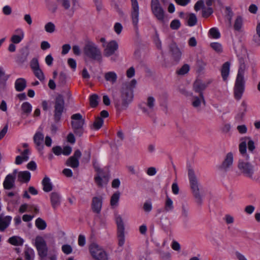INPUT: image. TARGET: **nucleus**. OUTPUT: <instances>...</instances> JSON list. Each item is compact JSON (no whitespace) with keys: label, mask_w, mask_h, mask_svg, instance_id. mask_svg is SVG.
Instances as JSON below:
<instances>
[{"label":"nucleus","mask_w":260,"mask_h":260,"mask_svg":"<svg viewBox=\"0 0 260 260\" xmlns=\"http://www.w3.org/2000/svg\"><path fill=\"white\" fill-rule=\"evenodd\" d=\"M246 70L247 67L244 59L242 58H240L238 73L233 88L234 98L238 101L242 99L245 91V80L244 75Z\"/></svg>","instance_id":"f257e3e1"},{"label":"nucleus","mask_w":260,"mask_h":260,"mask_svg":"<svg viewBox=\"0 0 260 260\" xmlns=\"http://www.w3.org/2000/svg\"><path fill=\"white\" fill-rule=\"evenodd\" d=\"M137 84V81L133 79L122 88L121 100L115 102V107L117 110L121 111L126 109L133 99V89Z\"/></svg>","instance_id":"f03ea898"},{"label":"nucleus","mask_w":260,"mask_h":260,"mask_svg":"<svg viewBox=\"0 0 260 260\" xmlns=\"http://www.w3.org/2000/svg\"><path fill=\"white\" fill-rule=\"evenodd\" d=\"M188 177L189 185L198 205L201 206L203 202V197L200 192L199 183L195 174L194 170L192 168L188 169Z\"/></svg>","instance_id":"7ed1b4c3"},{"label":"nucleus","mask_w":260,"mask_h":260,"mask_svg":"<svg viewBox=\"0 0 260 260\" xmlns=\"http://www.w3.org/2000/svg\"><path fill=\"white\" fill-rule=\"evenodd\" d=\"M83 52L89 58L97 61L102 60L101 51L98 46L93 42L88 41L86 43L83 48Z\"/></svg>","instance_id":"20e7f679"},{"label":"nucleus","mask_w":260,"mask_h":260,"mask_svg":"<svg viewBox=\"0 0 260 260\" xmlns=\"http://www.w3.org/2000/svg\"><path fill=\"white\" fill-rule=\"evenodd\" d=\"M89 250L90 253L95 260H108V255L104 248L95 243H91Z\"/></svg>","instance_id":"39448f33"},{"label":"nucleus","mask_w":260,"mask_h":260,"mask_svg":"<svg viewBox=\"0 0 260 260\" xmlns=\"http://www.w3.org/2000/svg\"><path fill=\"white\" fill-rule=\"evenodd\" d=\"M71 122L72 126L74 129L75 134L79 137H81L84 132L83 125L85 123V120L80 113H76L72 115Z\"/></svg>","instance_id":"423d86ee"},{"label":"nucleus","mask_w":260,"mask_h":260,"mask_svg":"<svg viewBox=\"0 0 260 260\" xmlns=\"http://www.w3.org/2000/svg\"><path fill=\"white\" fill-rule=\"evenodd\" d=\"M238 168L244 176L253 179L254 173V166L248 160L240 159L238 163Z\"/></svg>","instance_id":"0eeeda50"},{"label":"nucleus","mask_w":260,"mask_h":260,"mask_svg":"<svg viewBox=\"0 0 260 260\" xmlns=\"http://www.w3.org/2000/svg\"><path fill=\"white\" fill-rule=\"evenodd\" d=\"M64 109V101L62 95H58L54 102V119L55 122L59 121Z\"/></svg>","instance_id":"6e6552de"},{"label":"nucleus","mask_w":260,"mask_h":260,"mask_svg":"<svg viewBox=\"0 0 260 260\" xmlns=\"http://www.w3.org/2000/svg\"><path fill=\"white\" fill-rule=\"evenodd\" d=\"M96 175L94 177V181L99 187H103L107 184L109 180V175L104 170L97 166H94Z\"/></svg>","instance_id":"1a4fd4ad"},{"label":"nucleus","mask_w":260,"mask_h":260,"mask_svg":"<svg viewBox=\"0 0 260 260\" xmlns=\"http://www.w3.org/2000/svg\"><path fill=\"white\" fill-rule=\"evenodd\" d=\"M117 226V239L119 246L122 247L125 243L124 225L121 216L119 215L116 217Z\"/></svg>","instance_id":"9d476101"},{"label":"nucleus","mask_w":260,"mask_h":260,"mask_svg":"<svg viewBox=\"0 0 260 260\" xmlns=\"http://www.w3.org/2000/svg\"><path fill=\"white\" fill-rule=\"evenodd\" d=\"M35 246L39 255L43 258L47 256L48 248L44 239L41 237H37L35 239Z\"/></svg>","instance_id":"9b49d317"},{"label":"nucleus","mask_w":260,"mask_h":260,"mask_svg":"<svg viewBox=\"0 0 260 260\" xmlns=\"http://www.w3.org/2000/svg\"><path fill=\"white\" fill-rule=\"evenodd\" d=\"M151 9L157 19L161 21L164 19V11L161 7L158 0H151Z\"/></svg>","instance_id":"f8f14e48"},{"label":"nucleus","mask_w":260,"mask_h":260,"mask_svg":"<svg viewBox=\"0 0 260 260\" xmlns=\"http://www.w3.org/2000/svg\"><path fill=\"white\" fill-rule=\"evenodd\" d=\"M104 49V55L105 56L109 57L114 54L118 48V45L115 41H111L103 44Z\"/></svg>","instance_id":"ddd939ff"},{"label":"nucleus","mask_w":260,"mask_h":260,"mask_svg":"<svg viewBox=\"0 0 260 260\" xmlns=\"http://www.w3.org/2000/svg\"><path fill=\"white\" fill-rule=\"evenodd\" d=\"M132 2V12L131 18L133 24L136 28H138V23L139 22V8L138 3L137 0H131Z\"/></svg>","instance_id":"4468645a"},{"label":"nucleus","mask_w":260,"mask_h":260,"mask_svg":"<svg viewBox=\"0 0 260 260\" xmlns=\"http://www.w3.org/2000/svg\"><path fill=\"white\" fill-rule=\"evenodd\" d=\"M81 156V152L79 150L75 151L73 156L70 157L66 161V165L73 169L77 168L79 166V159Z\"/></svg>","instance_id":"2eb2a0df"},{"label":"nucleus","mask_w":260,"mask_h":260,"mask_svg":"<svg viewBox=\"0 0 260 260\" xmlns=\"http://www.w3.org/2000/svg\"><path fill=\"white\" fill-rule=\"evenodd\" d=\"M57 1L60 3L62 7L65 10H69L71 8V11L72 12L71 15L73 14L75 11L79 7V3L78 0H72V7L70 0H57Z\"/></svg>","instance_id":"dca6fc26"},{"label":"nucleus","mask_w":260,"mask_h":260,"mask_svg":"<svg viewBox=\"0 0 260 260\" xmlns=\"http://www.w3.org/2000/svg\"><path fill=\"white\" fill-rule=\"evenodd\" d=\"M155 100L151 96H148L147 99L146 105L147 107L143 106L142 105L139 106L143 113L145 114L149 115L151 112L154 110L155 106Z\"/></svg>","instance_id":"f3484780"},{"label":"nucleus","mask_w":260,"mask_h":260,"mask_svg":"<svg viewBox=\"0 0 260 260\" xmlns=\"http://www.w3.org/2000/svg\"><path fill=\"white\" fill-rule=\"evenodd\" d=\"M103 198L101 196L94 197L92 199L91 208L93 212L100 214L103 205Z\"/></svg>","instance_id":"a211bd4d"},{"label":"nucleus","mask_w":260,"mask_h":260,"mask_svg":"<svg viewBox=\"0 0 260 260\" xmlns=\"http://www.w3.org/2000/svg\"><path fill=\"white\" fill-rule=\"evenodd\" d=\"M16 171H14V174H9L5 178L3 186L6 189H11L15 185V175Z\"/></svg>","instance_id":"6ab92c4d"},{"label":"nucleus","mask_w":260,"mask_h":260,"mask_svg":"<svg viewBox=\"0 0 260 260\" xmlns=\"http://www.w3.org/2000/svg\"><path fill=\"white\" fill-rule=\"evenodd\" d=\"M234 31L242 32L244 31V18L240 15L237 16L233 22Z\"/></svg>","instance_id":"aec40b11"},{"label":"nucleus","mask_w":260,"mask_h":260,"mask_svg":"<svg viewBox=\"0 0 260 260\" xmlns=\"http://www.w3.org/2000/svg\"><path fill=\"white\" fill-rule=\"evenodd\" d=\"M247 108L248 105L246 101L243 100L239 108L238 112L235 116V119L236 120H241L244 118L247 112Z\"/></svg>","instance_id":"412c9836"},{"label":"nucleus","mask_w":260,"mask_h":260,"mask_svg":"<svg viewBox=\"0 0 260 260\" xmlns=\"http://www.w3.org/2000/svg\"><path fill=\"white\" fill-rule=\"evenodd\" d=\"M191 105L196 109H200L201 104H206L205 100L203 93L199 94V96L192 95L191 99Z\"/></svg>","instance_id":"4be33fe9"},{"label":"nucleus","mask_w":260,"mask_h":260,"mask_svg":"<svg viewBox=\"0 0 260 260\" xmlns=\"http://www.w3.org/2000/svg\"><path fill=\"white\" fill-rule=\"evenodd\" d=\"M44 135L41 132H37L34 136V141L36 145L37 149L39 151H42L44 148L43 142L44 141Z\"/></svg>","instance_id":"5701e85b"},{"label":"nucleus","mask_w":260,"mask_h":260,"mask_svg":"<svg viewBox=\"0 0 260 260\" xmlns=\"http://www.w3.org/2000/svg\"><path fill=\"white\" fill-rule=\"evenodd\" d=\"M30 154V151L29 149H25L21 152V155H18L16 157L15 164L16 165H21L23 161H27L29 159V155Z\"/></svg>","instance_id":"b1692460"},{"label":"nucleus","mask_w":260,"mask_h":260,"mask_svg":"<svg viewBox=\"0 0 260 260\" xmlns=\"http://www.w3.org/2000/svg\"><path fill=\"white\" fill-rule=\"evenodd\" d=\"M61 196L57 192H53L50 194V201L52 208L56 209L60 204Z\"/></svg>","instance_id":"393cba45"},{"label":"nucleus","mask_w":260,"mask_h":260,"mask_svg":"<svg viewBox=\"0 0 260 260\" xmlns=\"http://www.w3.org/2000/svg\"><path fill=\"white\" fill-rule=\"evenodd\" d=\"M170 49L173 58L178 61L181 58L182 53L177 45L174 43L171 44Z\"/></svg>","instance_id":"a878e982"},{"label":"nucleus","mask_w":260,"mask_h":260,"mask_svg":"<svg viewBox=\"0 0 260 260\" xmlns=\"http://www.w3.org/2000/svg\"><path fill=\"white\" fill-rule=\"evenodd\" d=\"M29 51L27 47L23 48L20 50V53L17 56V61L23 63L27 60Z\"/></svg>","instance_id":"bb28decb"},{"label":"nucleus","mask_w":260,"mask_h":260,"mask_svg":"<svg viewBox=\"0 0 260 260\" xmlns=\"http://www.w3.org/2000/svg\"><path fill=\"white\" fill-rule=\"evenodd\" d=\"M12 220L10 216H3L0 215V231H4L10 225Z\"/></svg>","instance_id":"cd10ccee"},{"label":"nucleus","mask_w":260,"mask_h":260,"mask_svg":"<svg viewBox=\"0 0 260 260\" xmlns=\"http://www.w3.org/2000/svg\"><path fill=\"white\" fill-rule=\"evenodd\" d=\"M15 32L17 35H12L10 40L13 44H18L24 38V34L22 29L20 28L16 29Z\"/></svg>","instance_id":"c85d7f7f"},{"label":"nucleus","mask_w":260,"mask_h":260,"mask_svg":"<svg viewBox=\"0 0 260 260\" xmlns=\"http://www.w3.org/2000/svg\"><path fill=\"white\" fill-rule=\"evenodd\" d=\"M230 63L229 62L226 61L224 63L221 69V74L223 81L227 80L230 74Z\"/></svg>","instance_id":"c756f323"},{"label":"nucleus","mask_w":260,"mask_h":260,"mask_svg":"<svg viewBox=\"0 0 260 260\" xmlns=\"http://www.w3.org/2000/svg\"><path fill=\"white\" fill-rule=\"evenodd\" d=\"M207 87L206 86L205 84H204L203 82H201L199 80L194 82L193 85V90L196 92L199 93V94L203 93V91Z\"/></svg>","instance_id":"7c9ffc66"},{"label":"nucleus","mask_w":260,"mask_h":260,"mask_svg":"<svg viewBox=\"0 0 260 260\" xmlns=\"http://www.w3.org/2000/svg\"><path fill=\"white\" fill-rule=\"evenodd\" d=\"M26 86V81L24 78H18L15 82V87L17 91L23 90Z\"/></svg>","instance_id":"2f4dec72"},{"label":"nucleus","mask_w":260,"mask_h":260,"mask_svg":"<svg viewBox=\"0 0 260 260\" xmlns=\"http://www.w3.org/2000/svg\"><path fill=\"white\" fill-rule=\"evenodd\" d=\"M233 162V155L231 152H229L226 154V157L222 162V167L226 170L229 168Z\"/></svg>","instance_id":"473e14b6"},{"label":"nucleus","mask_w":260,"mask_h":260,"mask_svg":"<svg viewBox=\"0 0 260 260\" xmlns=\"http://www.w3.org/2000/svg\"><path fill=\"white\" fill-rule=\"evenodd\" d=\"M42 184L43 186V190L45 192H49L52 190L53 188L52 184L51 182L50 178L45 176L42 181Z\"/></svg>","instance_id":"72a5a7b5"},{"label":"nucleus","mask_w":260,"mask_h":260,"mask_svg":"<svg viewBox=\"0 0 260 260\" xmlns=\"http://www.w3.org/2000/svg\"><path fill=\"white\" fill-rule=\"evenodd\" d=\"M239 150L240 153L243 156L245 157L246 160H249V156L247 153V143L246 141L244 140L241 142L239 145Z\"/></svg>","instance_id":"f704fd0d"},{"label":"nucleus","mask_w":260,"mask_h":260,"mask_svg":"<svg viewBox=\"0 0 260 260\" xmlns=\"http://www.w3.org/2000/svg\"><path fill=\"white\" fill-rule=\"evenodd\" d=\"M189 215V207L187 203H183L181 205V217L184 220H187Z\"/></svg>","instance_id":"c9c22d12"},{"label":"nucleus","mask_w":260,"mask_h":260,"mask_svg":"<svg viewBox=\"0 0 260 260\" xmlns=\"http://www.w3.org/2000/svg\"><path fill=\"white\" fill-rule=\"evenodd\" d=\"M8 242L12 245L15 246H21L24 243V240L20 237L14 236L8 239Z\"/></svg>","instance_id":"e433bc0d"},{"label":"nucleus","mask_w":260,"mask_h":260,"mask_svg":"<svg viewBox=\"0 0 260 260\" xmlns=\"http://www.w3.org/2000/svg\"><path fill=\"white\" fill-rule=\"evenodd\" d=\"M174 207L172 200L168 196L166 197L165 202L164 210L166 212H172Z\"/></svg>","instance_id":"4c0bfd02"},{"label":"nucleus","mask_w":260,"mask_h":260,"mask_svg":"<svg viewBox=\"0 0 260 260\" xmlns=\"http://www.w3.org/2000/svg\"><path fill=\"white\" fill-rule=\"evenodd\" d=\"M21 109L22 111V114L27 116L32 111V106L27 102H24L21 106Z\"/></svg>","instance_id":"58836bf2"},{"label":"nucleus","mask_w":260,"mask_h":260,"mask_svg":"<svg viewBox=\"0 0 260 260\" xmlns=\"http://www.w3.org/2000/svg\"><path fill=\"white\" fill-rule=\"evenodd\" d=\"M105 79L106 81L113 84L116 82L117 76L114 72H108L105 74Z\"/></svg>","instance_id":"ea45409f"},{"label":"nucleus","mask_w":260,"mask_h":260,"mask_svg":"<svg viewBox=\"0 0 260 260\" xmlns=\"http://www.w3.org/2000/svg\"><path fill=\"white\" fill-rule=\"evenodd\" d=\"M30 173L28 171L20 172L18 174V180L21 182H28L30 179Z\"/></svg>","instance_id":"a19ab883"},{"label":"nucleus","mask_w":260,"mask_h":260,"mask_svg":"<svg viewBox=\"0 0 260 260\" xmlns=\"http://www.w3.org/2000/svg\"><path fill=\"white\" fill-rule=\"evenodd\" d=\"M46 7L47 9L52 13L56 12L57 6L55 2L50 0L45 1Z\"/></svg>","instance_id":"79ce46f5"},{"label":"nucleus","mask_w":260,"mask_h":260,"mask_svg":"<svg viewBox=\"0 0 260 260\" xmlns=\"http://www.w3.org/2000/svg\"><path fill=\"white\" fill-rule=\"evenodd\" d=\"M24 256L26 260H33L35 257L34 250L32 248L26 247L24 251Z\"/></svg>","instance_id":"37998d69"},{"label":"nucleus","mask_w":260,"mask_h":260,"mask_svg":"<svg viewBox=\"0 0 260 260\" xmlns=\"http://www.w3.org/2000/svg\"><path fill=\"white\" fill-rule=\"evenodd\" d=\"M120 198V193L118 191L115 192L111 197L110 200V205L112 207H115L118 205Z\"/></svg>","instance_id":"c03bdc74"},{"label":"nucleus","mask_w":260,"mask_h":260,"mask_svg":"<svg viewBox=\"0 0 260 260\" xmlns=\"http://www.w3.org/2000/svg\"><path fill=\"white\" fill-rule=\"evenodd\" d=\"M209 35L210 37L217 39L220 37V33L216 27L211 28L209 31Z\"/></svg>","instance_id":"a18cd8bd"},{"label":"nucleus","mask_w":260,"mask_h":260,"mask_svg":"<svg viewBox=\"0 0 260 260\" xmlns=\"http://www.w3.org/2000/svg\"><path fill=\"white\" fill-rule=\"evenodd\" d=\"M104 120L103 118L100 117H97L92 124V128L95 130L99 129L103 125Z\"/></svg>","instance_id":"49530a36"},{"label":"nucleus","mask_w":260,"mask_h":260,"mask_svg":"<svg viewBox=\"0 0 260 260\" xmlns=\"http://www.w3.org/2000/svg\"><path fill=\"white\" fill-rule=\"evenodd\" d=\"M246 140H248L247 146L248 150L251 152H253L255 148L254 141L250 137H246L242 139V140L246 141Z\"/></svg>","instance_id":"de8ad7c7"},{"label":"nucleus","mask_w":260,"mask_h":260,"mask_svg":"<svg viewBox=\"0 0 260 260\" xmlns=\"http://www.w3.org/2000/svg\"><path fill=\"white\" fill-rule=\"evenodd\" d=\"M35 224L38 229L43 230L46 228V223L45 220L41 218H38L35 221Z\"/></svg>","instance_id":"09e8293b"},{"label":"nucleus","mask_w":260,"mask_h":260,"mask_svg":"<svg viewBox=\"0 0 260 260\" xmlns=\"http://www.w3.org/2000/svg\"><path fill=\"white\" fill-rule=\"evenodd\" d=\"M98 100L99 96L97 94H92L89 98L90 106L93 108L96 107L99 103Z\"/></svg>","instance_id":"8fccbe9b"},{"label":"nucleus","mask_w":260,"mask_h":260,"mask_svg":"<svg viewBox=\"0 0 260 260\" xmlns=\"http://www.w3.org/2000/svg\"><path fill=\"white\" fill-rule=\"evenodd\" d=\"M197 22V18L195 14L191 13L189 14L187 23L189 26H193L196 24Z\"/></svg>","instance_id":"3c124183"},{"label":"nucleus","mask_w":260,"mask_h":260,"mask_svg":"<svg viewBox=\"0 0 260 260\" xmlns=\"http://www.w3.org/2000/svg\"><path fill=\"white\" fill-rule=\"evenodd\" d=\"M44 29L48 33H53L55 30V26L54 23L49 22L45 25Z\"/></svg>","instance_id":"603ef678"},{"label":"nucleus","mask_w":260,"mask_h":260,"mask_svg":"<svg viewBox=\"0 0 260 260\" xmlns=\"http://www.w3.org/2000/svg\"><path fill=\"white\" fill-rule=\"evenodd\" d=\"M33 72L35 76L41 81H43L45 80V76L43 72L40 68L37 69L33 71Z\"/></svg>","instance_id":"864d4df0"},{"label":"nucleus","mask_w":260,"mask_h":260,"mask_svg":"<svg viewBox=\"0 0 260 260\" xmlns=\"http://www.w3.org/2000/svg\"><path fill=\"white\" fill-rule=\"evenodd\" d=\"M189 65L185 64L177 71V73L179 75H184L189 72Z\"/></svg>","instance_id":"5fc2aeb1"},{"label":"nucleus","mask_w":260,"mask_h":260,"mask_svg":"<svg viewBox=\"0 0 260 260\" xmlns=\"http://www.w3.org/2000/svg\"><path fill=\"white\" fill-rule=\"evenodd\" d=\"M211 47L217 52H221L222 51V47L221 44L217 42H214L210 44Z\"/></svg>","instance_id":"6e6d98bb"},{"label":"nucleus","mask_w":260,"mask_h":260,"mask_svg":"<svg viewBox=\"0 0 260 260\" xmlns=\"http://www.w3.org/2000/svg\"><path fill=\"white\" fill-rule=\"evenodd\" d=\"M30 66L32 71L40 68L38 59L36 58H33L30 61Z\"/></svg>","instance_id":"4d7b16f0"},{"label":"nucleus","mask_w":260,"mask_h":260,"mask_svg":"<svg viewBox=\"0 0 260 260\" xmlns=\"http://www.w3.org/2000/svg\"><path fill=\"white\" fill-rule=\"evenodd\" d=\"M61 250L63 252L66 254H69L72 252V248L69 244H64L62 246Z\"/></svg>","instance_id":"13d9d810"},{"label":"nucleus","mask_w":260,"mask_h":260,"mask_svg":"<svg viewBox=\"0 0 260 260\" xmlns=\"http://www.w3.org/2000/svg\"><path fill=\"white\" fill-rule=\"evenodd\" d=\"M180 26V22L179 20H173L170 24V27L173 29H178Z\"/></svg>","instance_id":"bf43d9fd"},{"label":"nucleus","mask_w":260,"mask_h":260,"mask_svg":"<svg viewBox=\"0 0 260 260\" xmlns=\"http://www.w3.org/2000/svg\"><path fill=\"white\" fill-rule=\"evenodd\" d=\"M237 129L241 134H245L247 132V127L245 124L239 125L237 127Z\"/></svg>","instance_id":"052dcab7"},{"label":"nucleus","mask_w":260,"mask_h":260,"mask_svg":"<svg viewBox=\"0 0 260 260\" xmlns=\"http://www.w3.org/2000/svg\"><path fill=\"white\" fill-rule=\"evenodd\" d=\"M122 28H123V27L121 23H120L119 22H116L114 24V29L115 32L117 35H119L121 33V32L122 30Z\"/></svg>","instance_id":"680f3d73"},{"label":"nucleus","mask_w":260,"mask_h":260,"mask_svg":"<svg viewBox=\"0 0 260 260\" xmlns=\"http://www.w3.org/2000/svg\"><path fill=\"white\" fill-rule=\"evenodd\" d=\"M212 8L209 7L207 9L203 10L202 11V16L204 17H208L213 13Z\"/></svg>","instance_id":"e2e57ef3"},{"label":"nucleus","mask_w":260,"mask_h":260,"mask_svg":"<svg viewBox=\"0 0 260 260\" xmlns=\"http://www.w3.org/2000/svg\"><path fill=\"white\" fill-rule=\"evenodd\" d=\"M154 41L156 47L158 49H161V42L159 38L157 32L155 34V36L154 39Z\"/></svg>","instance_id":"0e129e2a"},{"label":"nucleus","mask_w":260,"mask_h":260,"mask_svg":"<svg viewBox=\"0 0 260 260\" xmlns=\"http://www.w3.org/2000/svg\"><path fill=\"white\" fill-rule=\"evenodd\" d=\"M78 245L80 246H84L86 243L85 237L83 235H80L78 237Z\"/></svg>","instance_id":"69168bd1"},{"label":"nucleus","mask_w":260,"mask_h":260,"mask_svg":"<svg viewBox=\"0 0 260 260\" xmlns=\"http://www.w3.org/2000/svg\"><path fill=\"white\" fill-rule=\"evenodd\" d=\"M233 16V12L231 10L230 8H226V17L230 22H231L232 17Z\"/></svg>","instance_id":"338daca9"},{"label":"nucleus","mask_w":260,"mask_h":260,"mask_svg":"<svg viewBox=\"0 0 260 260\" xmlns=\"http://www.w3.org/2000/svg\"><path fill=\"white\" fill-rule=\"evenodd\" d=\"M204 7V2H203V1L201 0V1H198L196 3V4L194 6V9L196 11H198L199 10H200L201 9V8H202Z\"/></svg>","instance_id":"774afa93"}]
</instances>
